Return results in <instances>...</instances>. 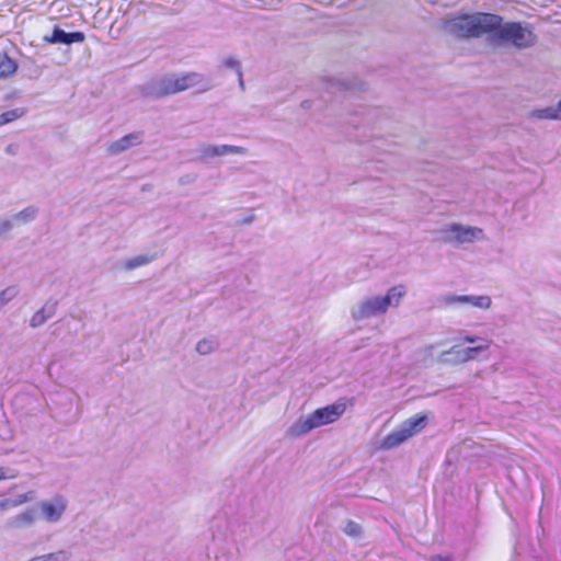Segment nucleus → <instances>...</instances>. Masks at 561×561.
Instances as JSON below:
<instances>
[{"instance_id":"nucleus-27","label":"nucleus","mask_w":561,"mask_h":561,"mask_svg":"<svg viewBox=\"0 0 561 561\" xmlns=\"http://www.w3.org/2000/svg\"><path fill=\"white\" fill-rule=\"evenodd\" d=\"M18 294L15 287H7L0 291V310L9 304Z\"/></svg>"},{"instance_id":"nucleus-25","label":"nucleus","mask_w":561,"mask_h":561,"mask_svg":"<svg viewBox=\"0 0 561 561\" xmlns=\"http://www.w3.org/2000/svg\"><path fill=\"white\" fill-rule=\"evenodd\" d=\"M37 215V208L34 206H28L24 208L23 210L19 211L14 219L22 221V222H30L36 218Z\"/></svg>"},{"instance_id":"nucleus-17","label":"nucleus","mask_w":561,"mask_h":561,"mask_svg":"<svg viewBox=\"0 0 561 561\" xmlns=\"http://www.w3.org/2000/svg\"><path fill=\"white\" fill-rule=\"evenodd\" d=\"M18 70V64L5 51L0 53V79H8Z\"/></svg>"},{"instance_id":"nucleus-21","label":"nucleus","mask_w":561,"mask_h":561,"mask_svg":"<svg viewBox=\"0 0 561 561\" xmlns=\"http://www.w3.org/2000/svg\"><path fill=\"white\" fill-rule=\"evenodd\" d=\"M459 345H454L449 350L444 351L438 356V362L447 365L463 364L462 360H458Z\"/></svg>"},{"instance_id":"nucleus-28","label":"nucleus","mask_w":561,"mask_h":561,"mask_svg":"<svg viewBox=\"0 0 561 561\" xmlns=\"http://www.w3.org/2000/svg\"><path fill=\"white\" fill-rule=\"evenodd\" d=\"M224 65L227 68L234 69L237 71V75L239 77V84L243 89L244 83H243V79H242V71H241L240 62L233 57H228L224 60Z\"/></svg>"},{"instance_id":"nucleus-3","label":"nucleus","mask_w":561,"mask_h":561,"mask_svg":"<svg viewBox=\"0 0 561 561\" xmlns=\"http://www.w3.org/2000/svg\"><path fill=\"white\" fill-rule=\"evenodd\" d=\"M202 81V75L190 72L183 76H163L160 78L151 79L141 87V93L146 98L162 99L188 88L195 87Z\"/></svg>"},{"instance_id":"nucleus-37","label":"nucleus","mask_w":561,"mask_h":561,"mask_svg":"<svg viewBox=\"0 0 561 561\" xmlns=\"http://www.w3.org/2000/svg\"><path fill=\"white\" fill-rule=\"evenodd\" d=\"M43 560H44L43 556H38V557L31 558L28 561H43Z\"/></svg>"},{"instance_id":"nucleus-31","label":"nucleus","mask_w":561,"mask_h":561,"mask_svg":"<svg viewBox=\"0 0 561 561\" xmlns=\"http://www.w3.org/2000/svg\"><path fill=\"white\" fill-rule=\"evenodd\" d=\"M18 477V471L15 469L0 467V481L7 479H14Z\"/></svg>"},{"instance_id":"nucleus-22","label":"nucleus","mask_w":561,"mask_h":561,"mask_svg":"<svg viewBox=\"0 0 561 561\" xmlns=\"http://www.w3.org/2000/svg\"><path fill=\"white\" fill-rule=\"evenodd\" d=\"M26 113L25 108L16 107L9 111H5L0 114V126L9 124L20 117H22Z\"/></svg>"},{"instance_id":"nucleus-39","label":"nucleus","mask_w":561,"mask_h":561,"mask_svg":"<svg viewBox=\"0 0 561 561\" xmlns=\"http://www.w3.org/2000/svg\"><path fill=\"white\" fill-rule=\"evenodd\" d=\"M3 511V504H2V501L0 500V512Z\"/></svg>"},{"instance_id":"nucleus-26","label":"nucleus","mask_w":561,"mask_h":561,"mask_svg":"<svg viewBox=\"0 0 561 561\" xmlns=\"http://www.w3.org/2000/svg\"><path fill=\"white\" fill-rule=\"evenodd\" d=\"M71 557V553L66 550H58L56 552H50L47 554H43V561H68Z\"/></svg>"},{"instance_id":"nucleus-12","label":"nucleus","mask_w":561,"mask_h":561,"mask_svg":"<svg viewBox=\"0 0 561 561\" xmlns=\"http://www.w3.org/2000/svg\"><path fill=\"white\" fill-rule=\"evenodd\" d=\"M325 90L330 94H335L337 92H353L355 90L364 91L365 87L363 82L359 81H350V80H340V79H329L324 82Z\"/></svg>"},{"instance_id":"nucleus-40","label":"nucleus","mask_w":561,"mask_h":561,"mask_svg":"<svg viewBox=\"0 0 561 561\" xmlns=\"http://www.w3.org/2000/svg\"><path fill=\"white\" fill-rule=\"evenodd\" d=\"M560 289H561V282H560V285H559Z\"/></svg>"},{"instance_id":"nucleus-14","label":"nucleus","mask_w":561,"mask_h":561,"mask_svg":"<svg viewBox=\"0 0 561 561\" xmlns=\"http://www.w3.org/2000/svg\"><path fill=\"white\" fill-rule=\"evenodd\" d=\"M491 343V341H482V343L474 346H468L463 348L459 346V352H457L459 355L458 360H462L465 364L477 359L482 352H485L490 348Z\"/></svg>"},{"instance_id":"nucleus-11","label":"nucleus","mask_w":561,"mask_h":561,"mask_svg":"<svg viewBox=\"0 0 561 561\" xmlns=\"http://www.w3.org/2000/svg\"><path fill=\"white\" fill-rule=\"evenodd\" d=\"M141 141H142V133L134 131V133L123 136L118 140L111 142L108 146V152L111 154H119V153L128 150L129 148L141 144Z\"/></svg>"},{"instance_id":"nucleus-16","label":"nucleus","mask_w":561,"mask_h":561,"mask_svg":"<svg viewBox=\"0 0 561 561\" xmlns=\"http://www.w3.org/2000/svg\"><path fill=\"white\" fill-rule=\"evenodd\" d=\"M57 302H47L37 310L30 320V327L38 328L50 319L56 312Z\"/></svg>"},{"instance_id":"nucleus-8","label":"nucleus","mask_w":561,"mask_h":561,"mask_svg":"<svg viewBox=\"0 0 561 561\" xmlns=\"http://www.w3.org/2000/svg\"><path fill=\"white\" fill-rule=\"evenodd\" d=\"M39 507L46 522L57 523L66 512L67 501L62 495L56 494L51 501L41 502Z\"/></svg>"},{"instance_id":"nucleus-33","label":"nucleus","mask_w":561,"mask_h":561,"mask_svg":"<svg viewBox=\"0 0 561 561\" xmlns=\"http://www.w3.org/2000/svg\"><path fill=\"white\" fill-rule=\"evenodd\" d=\"M430 561H453L450 557L443 554H434L431 557Z\"/></svg>"},{"instance_id":"nucleus-29","label":"nucleus","mask_w":561,"mask_h":561,"mask_svg":"<svg viewBox=\"0 0 561 561\" xmlns=\"http://www.w3.org/2000/svg\"><path fill=\"white\" fill-rule=\"evenodd\" d=\"M379 113L380 110L378 108H369L366 112L360 113V115L363 116V127H366L370 124H375V119L378 118Z\"/></svg>"},{"instance_id":"nucleus-10","label":"nucleus","mask_w":561,"mask_h":561,"mask_svg":"<svg viewBox=\"0 0 561 561\" xmlns=\"http://www.w3.org/2000/svg\"><path fill=\"white\" fill-rule=\"evenodd\" d=\"M201 159L220 157L229 153L245 154L247 149L241 146L233 145H202L199 148Z\"/></svg>"},{"instance_id":"nucleus-32","label":"nucleus","mask_w":561,"mask_h":561,"mask_svg":"<svg viewBox=\"0 0 561 561\" xmlns=\"http://www.w3.org/2000/svg\"><path fill=\"white\" fill-rule=\"evenodd\" d=\"M13 224L11 220H1L0 221V234L11 230Z\"/></svg>"},{"instance_id":"nucleus-6","label":"nucleus","mask_w":561,"mask_h":561,"mask_svg":"<svg viewBox=\"0 0 561 561\" xmlns=\"http://www.w3.org/2000/svg\"><path fill=\"white\" fill-rule=\"evenodd\" d=\"M426 416L414 415L401 424L400 427L390 432L381 442L382 449H391L413 436L425 426Z\"/></svg>"},{"instance_id":"nucleus-13","label":"nucleus","mask_w":561,"mask_h":561,"mask_svg":"<svg viewBox=\"0 0 561 561\" xmlns=\"http://www.w3.org/2000/svg\"><path fill=\"white\" fill-rule=\"evenodd\" d=\"M36 519V511L34 508H26L25 511L11 516L7 523L5 527L10 529H20L23 527H28L34 524Z\"/></svg>"},{"instance_id":"nucleus-2","label":"nucleus","mask_w":561,"mask_h":561,"mask_svg":"<svg viewBox=\"0 0 561 561\" xmlns=\"http://www.w3.org/2000/svg\"><path fill=\"white\" fill-rule=\"evenodd\" d=\"M346 404L339 400L332 404L314 410L312 413L300 416L288 430L287 435L293 438L301 437L310 431L329 425L337 421L345 412Z\"/></svg>"},{"instance_id":"nucleus-7","label":"nucleus","mask_w":561,"mask_h":561,"mask_svg":"<svg viewBox=\"0 0 561 561\" xmlns=\"http://www.w3.org/2000/svg\"><path fill=\"white\" fill-rule=\"evenodd\" d=\"M442 301L446 306L470 305L479 309H489L492 305L491 297L488 295L473 296L447 294L442 297Z\"/></svg>"},{"instance_id":"nucleus-9","label":"nucleus","mask_w":561,"mask_h":561,"mask_svg":"<svg viewBox=\"0 0 561 561\" xmlns=\"http://www.w3.org/2000/svg\"><path fill=\"white\" fill-rule=\"evenodd\" d=\"M43 39L48 44L71 45L75 43H83L85 35L81 31L66 32L56 25L54 26L51 34L45 35Z\"/></svg>"},{"instance_id":"nucleus-19","label":"nucleus","mask_w":561,"mask_h":561,"mask_svg":"<svg viewBox=\"0 0 561 561\" xmlns=\"http://www.w3.org/2000/svg\"><path fill=\"white\" fill-rule=\"evenodd\" d=\"M33 500H34V492L30 491V492H26V493H23V494H18L14 497L3 499L1 501H2V504H3V511H4L8 507H16V506H20V505H22L24 503H28V502H31Z\"/></svg>"},{"instance_id":"nucleus-24","label":"nucleus","mask_w":561,"mask_h":561,"mask_svg":"<svg viewBox=\"0 0 561 561\" xmlns=\"http://www.w3.org/2000/svg\"><path fill=\"white\" fill-rule=\"evenodd\" d=\"M342 531L346 536L352 537V538H359L363 535L362 526L352 519H347L345 522L344 526L342 527Z\"/></svg>"},{"instance_id":"nucleus-30","label":"nucleus","mask_w":561,"mask_h":561,"mask_svg":"<svg viewBox=\"0 0 561 561\" xmlns=\"http://www.w3.org/2000/svg\"><path fill=\"white\" fill-rule=\"evenodd\" d=\"M458 340L461 341L462 343H468V344H476V343L480 344V343H482V341H490L486 337H481V336H477V335H472V334H468V333H460Z\"/></svg>"},{"instance_id":"nucleus-35","label":"nucleus","mask_w":561,"mask_h":561,"mask_svg":"<svg viewBox=\"0 0 561 561\" xmlns=\"http://www.w3.org/2000/svg\"><path fill=\"white\" fill-rule=\"evenodd\" d=\"M301 106H302L304 108H306V110H307V108H311V106H312L311 101H310V100H305V101H302V102H301Z\"/></svg>"},{"instance_id":"nucleus-20","label":"nucleus","mask_w":561,"mask_h":561,"mask_svg":"<svg viewBox=\"0 0 561 561\" xmlns=\"http://www.w3.org/2000/svg\"><path fill=\"white\" fill-rule=\"evenodd\" d=\"M530 116L538 119L560 121L558 105L534 110L530 113Z\"/></svg>"},{"instance_id":"nucleus-4","label":"nucleus","mask_w":561,"mask_h":561,"mask_svg":"<svg viewBox=\"0 0 561 561\" xmlns=\"http://www.w3.org/2000/svg\"><path fill=\"white\" fill-rule=\"evenodd\" d=\"M405 294L407 290L403 285L393 286L387 290L385 296H374L362 301L358 307L352 311V317L354 320L360 321L383 314L390 307H398Z\"/></svg>"},{"instance_id":"nucleus-34","label":"nucleus","mask_w":561,"mask_h":561,"mask_svg":"<svg viewBox=\"0 0 561 561\" xmlns=\"http://www.w3.org/2000/svg\"><path fill=\"white\" fill-rule=\"evenodd\" d=\"M253 219H254V216L250 215V216L242 218L240 221L243 224H251L253 221Z\"/></svg>"},{"instance_id":"nucleus-18","label":"nucleus","mask_w":561,"mask_h":561,"mask_svg":"<svg viewBox=\"0 0 561 561\" xmlns=\"http://www.w3.org/2000/svg\"><path fill=\"white\" fill-rule=\"evenodd\" d=\"M154 259H156V255H150V254L137 255V256L126 260L123 263V268L126 271H131V270L138 268L140 266H145V265L151 263Z\"/></svg>"},{"instance_id":"nucleus-1","label":"nucleus","mask_w":561,"mask_h":561,"mask_svg":"<svg viewBox=\"0 0 561 561\" xmlns=\"http://www.w3.org/2000/svg\"><path fill=\"white\" fill-rule=\"evenodd\" d=\"M444 30L457 38H479L486 35L492 45H513L518 49L531 47L537 41L528 25L504 22L501 15L489 12L455 16L444 23Z\"/></svg>"},{"instance_id":"nucleus-38","label":"nucleus","mask_w":561,"mask_h":561,"mask_svg":"<svg viewBox=\"0 0 561 561\" xmlns=\"http://www.w3.org/2000/svg\"><path fill=\"white\" fill-rule=\"evenodd\" d=\"M557 105H558L559 116H560V121H561V99L559 100Z\"/></svg>"},{"instance_id":"nucleus-5","label":"nucleus","mask_w":561,"mask_h":561,"mask_svg":"<svg viewBox=\"0 0 561 561\" xmlns=\"http://www.w3.org/2000/svg\"><path fill=\"white\" fill-rule=\"evenodd\" d=\"M437 233L442 242L460 245L465 243H472L483 233V230L477 227L453 222L440 228Z\"/></svg>"},{"instance_id":"nucleus-15","label":"nucleus","mask_w":561,"mask_h":561,"mask_svg":"<svg viewBox=\"0 0 561 561\" xmlns=\"http://www.w3.org/2000/svg\"><path fill=\"white\" fill-rule=\"evenodd\" d=\"M220 523H221V519H216L214 522V525H213V527L218 528V530L213 534L214 543L217 545L220 541H224L225 542V550H226V552L227 553H232V550H238V548H237L238 539H237V537H236L233 531H230L229 535L221 534L220 530H219Z\"/></svg>"},{"instance_id":"nucleus-36","label":"nucleus","mask_w":561,"mask_h":561,"mask_svg":"<svg viewBox=\"0 0 561 561\" xmlns=\"http://www.w3.org/2000/svg\"><path fill=\"white\" fill-rule=\"evenodd\" d=\"M352 126L355 128V129H358L359 128V123L356 121V119H353L351 122Z\"/></svg>"},{"instance_id":"nucleus-23","label":"nucleus","mask_w":561,"mask_h":561,"mask_svg":"<svg viewBox=\"0 0 561 561\" xmlns=\"http://www.w3.org/2000/svg\"><path fill=\"white\" fill-rule=\"evenodd\" d=\"M217 346L218 342L215 339H203L196 344V351L201 355H207L214 352L217 348Z\"/></svg>"}]
</instances>
